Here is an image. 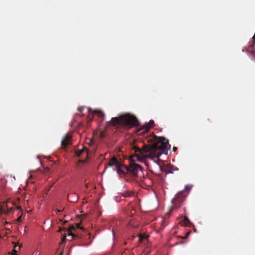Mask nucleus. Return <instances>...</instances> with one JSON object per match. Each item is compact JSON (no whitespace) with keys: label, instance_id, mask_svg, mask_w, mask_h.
<instances>
[{"label":"nucleus","instance_id":"obj_27","mask_svg":"<svg viewBox=\"0 0 255 255\" xmlns=\"http://www.w3.org/2000/svg\"><path fill=\"white\" fill-rule=\"evenodd\" d=\"M61 255H62V254Z\"/></svg>","mask_w":255,"mask_h":255},{"label":"nucleus","instance_id":"obj_26","mask_svg":"<svg viewBox=\"0 0 255 255\" xmlns=\"http://www.w3.org/2000/svg\"><path fill=\"white\" fill-rule=\"evenodd\" d=\"M74 227H72V228H71V229H74Z\"/></svg>","mask_w":255,"mask_h":255},{"label":"nucleus","instance_id":"obj_10","mask_svg":"<svg viewBox=\"0 0 255 255\" xmlns=\"http://www.w3.org/2000/svg\"><path fill=\"white\" fill-rule=\"evenodd\" d=\"M92 114L97 115L100 118L103 119L105 116V114L102 111L98 110L94 111Z\"/></svg>","mask_w":255,"mask_h":255},{"label":"nucleus","instance_id":"obj_14","mask_svg":"<svg viewBox=\"0 0 255 255\" xmlns=\"http://www.w3.org/2000/svg\"><path fill=\"white\" fill-rule=\"evenodd\" d=\"M106 136V131H102L100 133V137L101 138H104Z\"/></svg>","mask_w":255,"mask_h":255},{"label":"nucleus","instance_id":"obj_3","mask_svg":"<svg viewBox=\"0 0 255 255\" xmlns=\"http://www.w3.org/2000/svg\"><path fill=\"white\" fill-rule=\"evenodd\" d=\"M129 173L133 176H137L139 173H142V168L139 165L132 163L129 166L124 165V167Z\"/></svg>","mask_w":255,"mask_h":255},{"label":"nucleus","instance_id":"obj_15","mask_svg":"<svg viewBox=\"0 0 255 255\" xmlns=\"http://www.w3.org/2000/svg\"><path fill=\"white\" fill-rule=\"evenodd\" d=\"M149 128H151L153 127V125L154 124V122L153 120H150L149 122Z\"/></svg>","mask_w":255,"mask_h":255},{"label":"nucleus","instance_id":"obj_11","mask_svg":"<svg viewBox=\"0 0 255 255\" xmlns=\"http://www.w3.org/2000/svg\"><path fill=\"white\" fill-rule=\"evenodd\" d=\"M71 196H75V198L74 200L73 201H71V202H76V201H77V200H78L77 196V195H76L75 194H74V193L73 194H71L70 195H68V200L69 201H70V197H71Z\"/></svg>","mask_w":255,"mask_h":255},{"label":"nucleus","instance_id":"obj_20","mask_svg":"<svg viewBox=\"0 0 255 255\" xmlns=\"http://www.w3.org/2000/svg\"><path fill=\"white\" fill-rule=\"evenodd\" d=\"M188 189H189V188L188 187V186L187 185H186L185 187L184 190H188Z\"/></svg>","mask_w":255,"mask_h":255},{"label":"nucleus","instance_id":"obj_25","mask_svg":"<svg viewBox=\"0 0 255 255\" xmlns=\"http://www.w3.org/2000/svg\"><path fill=\"white\" fill-rule=\"evenodd\" d=\"M17 209H21V208H20V207H19V206H18V207H17Z\"/></svg>","mask_w":255,"mask_h":255},{"label":"nucleus","instance_id":"obj_9","mask_svg":"<svg viewBox=\"0 0 255 255\" xmlns=\"http://www.w3.org/2000/svg\"><path fill=\"white\" fill-rule=\"evenodd\" d=\"M21 246V245H19L18 244H15L13 247V250H12L11 255H17L15 254V253H17V251L20 249Z\"/></svg>","mask_w":255,"mask_h":255},{"label":"nucleus","instance_id":"obj_18","mask_svg":"<svg viewBox=\"0 0 255 255\" xmlns=\"http://www.w3.org/2000/svg\"><path fill=\"white\" fill-rule=\"evenodd\" d=\"M65 239H66V236H65V235L63 236V237H62V241L63 242H64V241L65 240Z\"/></svg>","mask_w":255,"mask_h":255},{"label":"nucleus","instance_id":"obj_13","mask_svg":"<svg viewBox=\"0 0 255 255\" xmlns=\"http://www.w3.org/2000/svg\"><path fill=\"white\" fill-rule=\"evenodd\" d=\"M66 232H67V234H68V235L71 236L72 238H73L76 236L74 234H73L71 232L70 230H67Z\"/></svg>","mask_w":255,"mask_h":255},{"label":"nucleus","instance_id":"obj_24","mask_svg":"<svg viewBox=\"0 0 255 255\" xmlns=\"http://www.w3.org/2000/svg\"><path fill=\"white\" fill-rule=\"evenodd\" d=\"M176 147H173V150H174V151H175V150H176Z\"/></svg>","mask_w":255,"mask_h":255},{"label":"nucleus","instance_id":"obj_8","mask_svg":"<svg viewBox=\"0 0 255 255\" xmlns=\"http://www.w3.org/2000/svg\"><path fill=\"white\" fill-rule=\"evenodd\" d=\"M182 224L183 226L187 227H191L193 226L186 216L184 217V219L182 222Z\"/></svg>","mask_w":255,"mask_h":255},{"label":"nucleus","instance_id":"obj_16","mask_svg":"<svg viewBox=\"0 0 255 255\" xmlns=\"http://www.w3.org/2000/svg\"><path fill=\"white\" fill-rule=\"evenodd\" d=\"M190 234V232H188L186 234V235L185 236V237H180V238H181L182 239H186L188 237V236Z\"/></svg>","mask_w":255,"mask_h":255},{"label":"nucleus","instance_id":"obj_5","mask_svg":"<svg viewBox=\"0 0 255 255\" xmlns=\"http://www.w3.org/2000/svg\"><path fill=\"white\" fill-rule=\"evenodd\" d=\"M108 165L110 166H115L116 167V169L119 174H125V171H124L122 169V168L124 167V165L120 163L116 157H113L110 160L108 163Z\"/></svg>","mask_w":255,"mask_h":255},{"label":"nucleus","instance_id":"obj_17","mask_svg":"<svg viewBox=\"0 0 255 255\" xmlns=\"http://www.w3.org/2000/svg\"><path fill=\"white\" fill-rule=\"evenodd\" d=\"M84 107H79L78 108V110L80 112H82L83 110L84 109Z\"/></svg>","mask_w":255,"mask_h":255},{"label":"nucleus","instance_id":"obj_6","mask_svg":"<svg viewBox=\"0 0 255 255\" xmlns=\"http://www.w3.org/2000/svg\"><path fill=\"white\" fill-rule=\"evenodd\" d=\"M71 135L69 134H67L63 137L61 145L64 148H66L67 146L71 144Z\"/></svg>","mask_w":255,"mask_h":255},{"label":"nucleus","instance_id":"obj_21","mask_svg":"<svg viewBox=\"0 0 255 255\" xmlns=\"http://www.w3.org/2000/svg\"><path fill=\"white\" fill-rule=\"evenodd\" d=\"M77 227L79 229H81L80 224H77Z\"/></svg>","mask_w":255,"mask_h":255},{"label":"nucleus","instance_id":"obj_22","mask_svg":"<svg viewBox=\"0 0 255 255\" xmlns=\"http://www.w3.org/2000/svg\"><path fill=\"white\" fill-rule=\"evenodd\" d=\"M88 111H89V113H90V112L92 111L91 109L89 108V109H88Z\"/></svg>","mask_w":255,"mask_h":255},{"label":"nucleus","instance_id":"obj_23","mask_svg":"<svg viewBox=\"0 0 255 255\" xmlns=\"http://www.w3.org/2000/svg\"><path fill=\"white\" fill-rule=\"evenodd\" d=\"M132 211L134 213V212H135V210H131V214L132 215L133 214V213H132Z\"/></svg>","mask_w":255,"mask_h":255},{"label":"nucleus","instance_id":"obj_1","mask_svg":"<svg viewBox=\"0 0 255 255\" xmlns=\"http://www.w3.org/2000/svg\"><path fill=\"white\" fill-rule=\"evenodd\" d=\"M149 140L151 143L148 145L144 144L142 148L133 145L132 149L134 150L138 159L158 158L162 154V152L167 149L169 143L168 140L164 137L154 136Z\"/></svg>","mask_w":255,"mask_h":255},{"label":"nucleus","instance_id":"obj_4","mask_svg":"<svg viewBox=\"0 0 255 255\" xmlns=\"http://www.w3.org/2000/svg\"><path fill=\"white\" fill-rule=\"evenodd\" d=\"M185 198L186 195H185L184 191L179 192L172 200V207L175 208H179L185 200Z\"/></svg>","mask_w":255,"mask_h":255},{"label":"nucleus","instance_id":"obj_7","mask_svg":"<svg viewBox=\"0 0 255 255\" xmlns=\"http://www.w3.org/2000/svg\"><path fill=\"white\" fill-rule=\"evenodd\" d=\"M83 154H85L86 157L88 156V149L85 147H83L82 149L76 151V155L78 157Z\"/></svg>","mask_w":255,"mask_h":255},{"label":"nucleus","instance_id":"obj_2","mask_svg":"<svg viewBox=\"0 0 255 255\" xmlns=\"http://www.w3.org/2000/svg\"><path fill=\"white\" fill-rule=\"evenodd\" d=\"M108 124L116 128H118V127H125L130 128L133 127L138 126L139 122L135 116L129 114H126L118 117L112 118Z\"/></svg>","mask_w":255,"mask_h":255},{"label":"nucleus","instance_id":"obj_19","mask_svg":"<svg viewBox=\"0 0 255 255\" xmlns=\"http://www.w3.org/2000/svg\"><path fill=\"white\" fill-rule=\"evenodd\" d=\"M62 211L60 210H59V209H56V213H59V212H61Z\"/></svg>","mask_w":255,"mask_h":255},{"label":"nucleus","instance_id":"obj_12","mask_svg":"<svg viewBox=\"0 0 255 255\" xmlns=\"http://www.w3.org/2000/svg\"><path fill=\"white\" fill-rule=\"evenodd\" d=\"M132 192H130V191H125L124 192H123V195L124 196V197H129L132 194Z\"/></svg>","mask_w":255,"mask_h":255}]
</instances>
